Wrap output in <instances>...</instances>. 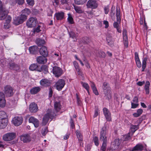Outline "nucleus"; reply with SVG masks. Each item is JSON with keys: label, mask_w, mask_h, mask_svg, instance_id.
Returning <instances> with one entry per match:
<instances>
[{"label": "nucleus", "mask_w": 151, "mask_h": 151, "mask_svg": "<svg viewBox=\"0 0 151 151\" xmlns=\"http://www.w3.org/2000/svg\"><path fill=\"white\" fill-rule=\"evenodd\" d=\"M55 115V114L54 111L51 109H48L47 111V113L43 118L42 122V125H46L47 123L49 118L51 119H52Z\"/></svg>", "instance_id": "1"}, {"label": "nucleus", "mask_w": 151, "mask_h": 151, "mask_svg": "<svg viewBox=\"0 0 151 151\" xmlns=\"http://www.w3.org/2000/svg\"><path fill=\"white\" fill-rule=\"evenodd\" d=\"M104 92L105 96L109 100L111 97V88L109 87V83L106 82H104L102 86Z\"/></svg>", "instance_id": "2"}, {"label": "nucleus", "mask_w": 151, "mask_h": 151, "mask_svg": "<svg viewBox=\"0 0 151 151\" xmlns=\"http://www.w3.org/2000/svg\"><path fill=\"white\" fill-rule=\"evenodd\" d=\"M116 22H115L113 24L114 27L116 28L117 31L121 33L122 30L120 29L119 24L121 22V18L120 17V10L117 9H116Z\"/></svg>", "instance_id": "3"}, {"label": "nucleus", "mask_w": 151, "mask_h": 151, "mask_svg": "<svg viewBox=\"0 0 151 151\" xmlns=\"http://www.w3.org/2000/svg\"><path fill=\"white\" fill-rule=\"evenodd\" d=\"M13 89L9 85H6L4 88V94L6 97H10L14 94Z\"/></svg>", "instance_id": "4"}, {"label": "nucleus", "mask_w": 151, "mask_h": 151, "mask_svg": "<svg viewBox=\"0 0 151 151\" xmlns=\"http://www.w3.org/2000/svg\"><path fill=\"white\" fill-rule=\"evenodd\" d=\"M107 132V127L106 126L103 127L100 133V140L103 142H107V138L106 134Z\"/></svg>", "instance_id": "5"}, {"label": "nucleus", "mask_w": 151, "mask_h": 151, "mask_svg": "<svg viewBox=\"0 0 151 151\" xmlns=\"http://www.w3.org/2000/svg\"><path fill=\"white\" fill-rule=\"evenodd\" d=\"M37 23V21L36 18L31 17L27 21V26L29 27H33L36 26Z\"/></svg>", "instance_id": "6"}, {"label": "nucleus", "mask_w": 151, "mask_h": 151, "mask_svg": "<svg viewBox=\"0 0 151 151\" xmlns=\"http://www.w3.org/2000/svg\"><path fill=\"white\" fill-rule=\"evenodd\" d=\"M15 136L16 134L14 133H8L3 136V139L6 141H10L13 139L15 138Z\"/></svg>", "instance_id": "7"}, {"label": "nucleus", "mask_w": 151, "mask_h": 151, "mask_svg": "<svg viewBox=\"0 0 151 151\" xmlns=\"http://www.w3.org/2000/svg\"><path fill=\"white\" fill-rule=\"evenodd\" d=\"M121 142V140L119 139H115L111 143L110 149L112 151L117 149L119 147Z\"/></svg>", "instance_id": "8"}, {"label": "nucleus", "mask_w": 151, "mask_h": 151, "mask_svg": "<svg viewBox=\"0 0 151 151\" xmlns=\"http://www.w3.org/2000/svg\"><path fill=\"white\" fill-rule=\"evenodd\" d=\"M52 72L56 77H58L60 76L63 73V70L60 68L54 66L53 68Z\"/></svg>", "instance_id": "9"}, {"label": "nucleus", "mask_w": 151, "mask_h": 151, "mask_svg": "<svg viewBox=\"0 0 151 151\" xmlns=\"http://www.w3.org/2000/svg\"><path fill=\"white\" fill-rule=\"evenodd\" d=\"M65 84V81L63 79H60L56 82L55 86L57 90L60 91L63 88Z\"/></svg>", "instance_id": "10"}, {"label": "nucleus", "mask_w": 151, "mask_h": 151, "mask_svg": "<svg viewBox=\"0 0 151 151\" xmlns=\"http://www.w3.org/2000/svg\"><path fill=\"white\" fill-rule=\"evenodd\" d=\"M23 121V119L22 116H16L13 118L12 122L15 126H19L21 125Z\"/></svg>", "instance_id": "11"}, {"label": "nucleus", "mask_w": 151, "mask_h": 151, "mask_svg": "<svg viewBox=\"0 0 151 151\" xmlns=\"http://www.w3.org/2000/svg\"><path fill=\"white\" fill-rule=\"evenodd\" d=\"M87 8L95 9L97 8L98 4L96 0H89L86 4Z\"/></svg>", "instance_id": "12"}, {"label": "nucleus", "mask_w": 151, "mask_h": 151, "mask_svg": "<svg viewBox=\"0 0 151 151\" xmlns=\"http://www.w3.org/2000/svg\"><path fill=\"white\" fill-rule=\"evenodd\" d=\"M29 109L31 113H35L38 110V107L37 104L32 102L30 104Z\"/></svg>", "instance_id": "13"}, {"label": "nucleus", "mask_w": 151, "mask_h": 151, "mask_svg": "<svg viewBox=\"0 0 151 151\" xmlns=\"http://www.w3.org/2000/svg\"><path fill=\"white\" fill-rule=\"evenodd\" d=\"M103 111L104 115L106 120L108 121H111V113L108 109L106 108H104L103 109Z\"/></svg>", "instance_id": "14"}, {"label": "nucleus", "mask_w": 151, "mask_h": 151, "mask_svg": "<svg viewBox=\"0 0 151 151\" xmlns=\"http://www.w3.org/2000/svg\"><path fill=\"white\" fill-rule=\"evenodd\" d=\"M123 39V43L125 47L127 48L128 45V37L127 35V31L124 30L122 32Z\"/></svg>", "instance_id": "15"}, {"label": "nucleus", "mask_w": 151, "mask_h": 151, "mask_svg": "<svg viewBox=\"0 0 151 151\" xmlns=\"http://www.w3.org/2000/svg\"><path fill=\"white\" fill-rule=\"evenodd\" d=\"M6 103L4 94L2 92H0V106L1 107H4L6 105Z\"/></svg>", "instance_id": "16"}, {"label": "nucleus", "mask_w": 151, "mask_h": 151, "mask_svg": "<svg viewBox=\"0 0 151 151\" xmlns=\"http://www.w3.org/2000/svg\"><path fill=\"white\" fill-rule=\"evenodd\" d=\"M8 12V11L6 8L0 10V20L5 19Z\"/></svg>", "instance_id": "17"}, {"label": "nucleus", "mask_w": 151, "mask_h": 151, "mask_svg": "<svg viewBox=\"0 0 151 151\" xmlns=\"http://www.w3.org/2000/svg\"><path fill=\"white\" fill-rule=\"evenodd\" d=\"M29 121V122L33 123L35 127L36 128L38 127L40 123L39 120L33 116L30 117Z\"/></svg>", "instance_id": "18"}, {"label": "nucleus", "mask_w": 151, "mask_h": 151, "mask_svg": "<svg viewBox=\"0 0 151 151\" xmlns=\"http://www.w3.org/2000/svg\"><path fill=\"white\" fill-rule=\"evenodd\" d=\"M40 53L43 56L47 57L48 52L47 47L45 46L42 47L40 49Z\"/></svg>", "instance_id": "19"}, {"label": "nucleus", "mask_w": 151, "mask_h": 151, "mask_svg": "<svg viewBox=\"0 0 151 151\" xmlns=\"http://www.w3.org/2000/svg\"><path fill=\"white\" fill-rule=\"evenodd\" d=\"M46 57L40 56L37 58V61L39 64H43L46 63L47 59Z\"/></svg>", "instance_id": "20"}, {"label": "nucleus", "mask_w": 151, "mask_h": 151, "mask_svg": "<svg viewBox=\"0 0 151 151\" xmlns=\"http://www.w3.org/2000/svg\"><path fill=\"white\" fill-rule=\"evenodd\" d=\"M9 65V68L11 70H15L16 71H18L20 70V66L16 64L13 63H10Z\"/></svg>", "instance_id": "21"}, {"label": "nucleus", "mask_w": 151, "mask_h": 151, "mask_svg": "<svg viewBox=\"0 0 151 151\" xmlns=\"http://www.w3.org/2000/svg\"><path fill=\"white\" fill-rule=\"evenodd\" d=\"M20 139L22 141H23L24 143L29 142L31 140V138L27 134L21 136Z\"/></svg>", "instance_id": "22"}, {"label": "nucleus", "mask_w": 151, "mask_h": 151, "mask_svg": "<svg viewBox=\"0 0 151 151\" xmlns=\"http://www.w3.org/2000/svg\"><path fill=\"white\" fill-rule=\"evenodd\" d=\"M40 85L44 86H50L51 83L50 81L46 79H42L40 82Z\"/></svg>", "instance_id": "23"}, {"label": "nucleus", "mask_w": 151, "mask_h": 151, "mask_svg": "<svg viewBox=\"0 0 151 151\" xmlns=\"http://www.w3.org/2000/svg\"><path fill=\"white\" fill-rule=\"evenodd\" d=\"M40 67V66L37 64H32L30 65L29 68L31 70H37L39 72L40 71V69H39Z\"/></svg>", "instance_id": "24"}, {"label": "nucleus", "mask_w": 151, "mask_h": 151, "mask_svg": "<svg viewBox=\"0 0 151 151\" xmlns=\"http://www.w3.org/2000/svg\"><path fill=\"white\" fill-rule=\"evenodd\" d=\"M29 50L30 53L35 54L38 52V48L37 46H33L30 47Z\"/></svg>", "instance_id": "25"}, {"label": "nucleus", "mask_w": 151, "mask_h": 151, "mask_svg": "<svg viewBox=\"0 0 151 151\" xmlns=\"http://www.w3.org/2000/svg\"><path fill=\"white\" fill-rule=\"evenodd\" d=\"M64 13L63 12L56 13L55 15V17L57 20H61L64 18Z\"/></svg>", "instance_id": "26"}, {"label": "nucleus", "mask_w": 151, "mask_h": 151, "mask_svg": "<svg viewBox=\"0 0 151 151\" xmlns=\"http://www.w3.org/2000/svg\"><path fill=\"white\" fill-rule=\"evenodd\" d=\"M150 83L149 81H147L144 86V89L145 91L146 94H148L150 93L149 87Z\"/></svg>", "instance_id": "27"}, {"label": "nucleus", "mask_w": 151, "mask_h": 151, "mask_svg": "<svg viewBox=\"0 0 151 151\" xmlns=\"http://www.w3.org/2000/svg\"><path fill=\"white\" fill-rule=\"evenodd\" d=\"M7 119H0V128H4L7 125Z\"/></svg>", "instance_id": "28"}, {"label": "nucleus", "mask_w": 151, "mask_h": 151, "mask_svg": "<svg viewBox=\"0 0 151 151\" xmlns=\"http://www.w3.org/2000/svg\"><path fill=\"white\" fill-rule=\"evenodd\" d=\"M54 109L57 111H59L61 109V105L59 102L55 101L54 103Z\"/></svg>", "instance_id": "29"}, {"label": "nucleus", "mask_w": 151, "mask_h": 151, "mask_svg": "<svg viewBox=\"0 0 151 151\" xmlns=\"http://www.w3.org/2000/svg\"><path fill=\"white\" fill-rule=\"evenodd\" d=\"M45 41L43 39H37L36 41V43L38 46H41L45 43Z\"/></svg>", "instance_id": "30"}, {"label": "nucleus", "mask_w": 151, "mask_h": 151, "mask_svg": "<svg viewBox=\"0 0 151 151\" xmlns=\"http://www.w3.org/2000/svg\"><path fill=\"white\" fill-rule=\"evenodd\" d=\"M142 150V145L138 144L135 147L130 149V151H141Z\"/></svg>", "instance_id": "31"}, {"label": "nucleus", "mask_w": 151, "mask_h": 151, "mask_svg": "<svg viewBox=\"0 0 151 151\" xmlns=\"http://www.w3.org/2000/svg\"><path fill=\"white\" fill-rule=\"evenodd\" d=\"M40 90V88L38 87H34L30 90V92L31 94H35L37 93Z\"/></svg>", "instance_id": "32"}, {"label": "nucleus", "mask_w": 151, "mask_h": 151, "mask_svg": "<svg viewBox=\"0 0 151 151\" xmlns=\"http://www.w3.org/2000/svg\"><path fill=\"white\" fill-rule=\"evenodd\" d=\"M91 42V39L86 37H83L81 40V42L84 44H88Z\"/></svg>", "instance_id": "33"}, {"label": "nucleus", "mask_w": 151, "mask_h": 151, "mask_svg": "<svg viewBox=\"0 0 151 151\" xmlns=\"http://www.w3.org/2000/svg\"><path fill=\"white\" fill-rule=\"evenodd\" d=\"M39 69H40V71L39 72L42 71L45 74H46L48 72L47 67L46 65H42L41 67L40 66Z\"/></svg>", "instance_id": "34"}, {"label": "nucleus", "mask_w": 151, "mask_h": 151, "mask_svg": "<svg viewBox=\"0 0 151 151\" xmlns=\"http://www.w3.org/2000/svg\"><path fill=\"white\" fill-rule=\"evenodd\" d=\"M22 23V21L20 20L19 17H15L13 23L16 25H18Z\"/></svg>", "instance_id": "35"}, {"label": "nucleus", "mask_w": 151, "mask_h": 151, "mask_svg": "<svg viewBox=\"0 0 151 151\" xmlns=\"http://www.w3.org/2000/svg\"><path fill=\"white\" fill-rule=\"evenodd\" d=\"M7 116L6 113L4 111H0V119H7L6 118Z\"/></svg>", "instance_id": "36"}, {"label": "nucleus", "mask_w": 151, "mask_h": 151, "mask_svg": "<svg viewBox=\"0 0 151 151\" xmlns=\"http://www.w3.org/2000/svg\"><path fill=\"white\" fill-rule=\"evenodd\" d=\"M31 13V11L28 9H25L22 11V14L24 15L27 16L29 15Z\"/></svg>", "instance_id": "37"}, {"label": "nucleus", "mask_w": 151, "mask_h": 151, "mask_svg": "<svg viewBox=\"0 0 151 151\" xmlns=\"http://www.w3.org/2000/svg\"><path fill=\"white\" fill-rule=\"evenodd\" d=\"M96 55L98 57L101 58H104L106 56L105 53L101 50L98 51V53L96 54Z\"/></svg>", "instance_id": "38"}, {"label": "nucleus", "mask_w": 151, "mask_h": 151, "mask_svg": "<svg viewBox=\"0 0 151 151\" xmlns=\"http://www.w3.org/2000/svg\"><path fill=\"white\" fill-rule=\"evenodd\" d=\"M109 37L106 38V40L109 45L111 46L113 45L114 40L112 38H109Z\"/></svg>", "instance_id": "39"}, {"label": "nucleus", "mask_w": 151, "mask_h": 151, "mask_svg": "<svg viewBox=\"0 0 151 151\" xmlns=\"http://www.w3.org/2000/svg\"><path fill=\"white\" fill-rule=\"evenodd\" d=\"M131 133L129 132L127 135H124L123 137V140L124 141H127L130 140L131 138V136L130 134Z\"/></svg>", "instance_id": "40"}, {"label": "nucleus", "mask_w": 151, "mask_h": 151, "mask_svg": "<svg viewBox=\"0 0 151 151\" xmlns=\"http://www.w3.org/2000/svg\"><path fill=\"white\" fill-rule=\"evenodd\" d=\"M81 83L82 84L83 87L88 92V94H89V86L88 85L87 83H83V82H81Z\"/></svg>", "instance_id": "41"}, {"label": "nucleus", "mask_w": 151, "mask_h": 151, "mask_svg": "<svg viewBox=\"0 0 151 151\" xmlns=\"http://www.w3.org/2000/svg\"><path fill=\"white\" fill-rule=\"evenodd\" d=\"M142 114V109H139L137 110L136 113H134L133 114V115L134 117H137L140 116Z\"/></svg>", "instance_id": "42"}, {"label": "nucleus", "mask_w": 151, "mask_h": 151, "mask_svg": "<svg viewBox=\"0 0 151 151\" xmlns=\"http://www.w3.org/2000/svg\"><path fill=\"white\" fill-rule=\"evenodd\" d=\"M139 126V125H131V129L132 133H134L138 129Z\"/></svg>", "instance_id": "43"}, {"label": "nucleus", "mask_w": 151, "mask_h": 151, "mask_svg": "<svg viewBox=\"0 0 151 151\" xmlns=\"http://www.w3.org/2000/svg\"><path fill=\"white\" fill-rule=\"evenodd\" d=\"M147 58H145L143 61L142 63V71H144L146 66V62Z\"/></svg>", "instance_id": "44"}, {"label": "nucleus", "mask_w": 151, "mask_h": 151, "mask_svg": "<svg viewBox=\"0 0 151 151\" xmlns=\"http://www.w3.org/2000/svg\"><path fill=\"white\" fill-rule=\"evenodd\" d=\"M68 22L70 24H72L73 23V19L72 17L70 14L68 13Z\"/></svg>", "instance_id": "45"}, {"label": "nucleus", "mask_w": 151, "mask_h": 151, "mask_svg": "<svg viewBox=\"0 0 151 151\" xmlns=\"http://www.w3.org/2000/svg\"><path fill=\"white\" fill-rule=\"evenodd\" d=\"M107 146V142H103L100 149V151H105Z\"/></svg>", "instance_id": "46"}, {"label": "nucleus", "mask_w": 151, "mask_h": 151, "mask_svg": "<svg viewBox=\"0 0 151 151\" xmlns=\"http://www.w3.org/2000/svg\"><path fill=\"white\" fill-rule=\"evenodd\" d=\"M87 0H74L75 3L77 4H81L85 3Z\"/></svg>", "instance_id": "47"}, {"label": "nucleus", "mask_w": 151, "mask_h": 151, "mask_svg": "<svg viewBox=\"0 0 151 151\" xmlns=\"http://www.w3.org/2000/svg\"><path fill=\"white\" fill-rule=\"evenodd\" d=\"M19 17L20 18V20L22 21L23 23L27 19L26 16L22 14H21L20 16Z\"/></svg>", "instance_id": "48"}, {"label": "nucleus", "mask_w": 151, "mask_h": 151, "mask_svg": "<svg viewBox=\"0 0 151 151\" xmlns=\"http://www.w3.org/2000/svg\"><path fill=\"white\" fill-rule=\"evenodd\" d=\"M48 131L47 128V127H45L42 129L41 131V134L43 136H45Z\"/></svg>", "instance_id": "49"}, {"label": "nucleus", "mask_w": 151, "mask_h": 151, "mask_svg": "<svg viewBox=\"0 0 151 151\" xmlns=\"http://www.w3.org/2000/svg\"><path fill=\"white\" fill-rule=\"evenodd\" d=\"M69 35L70 37L75 39V40H74V41H76L77 40L76 37V35L74 32H70Z\"/></svg>", "instance_id": "50"}, {"label": "nucleus", "mask_w": 151, "mask_h": 151, "mask_svg": "<svg viewBox=\"0 0 151 151\" xmlns=\"http://www.w3.org/2000/svg\"><path fill=\"white\" fill-rule=\"evenodd\" d=\"M40 25H38V26L36 28H35L33 29V32L34 33H38L41 30L40 29Z\"/></svg>", "instance_id": "51"}, {"label": "nucleus", "mask_w": 151, "mask_h": 151, "mask_svg": "<svg viewBox=\"0 0 151 151\" xmlns=\"http://www.w3.org/2000/svg\"><path fill=\"white\" fill-rule=\"evenodd\" d=\"M93 140L95 145L98 146L99 145V140L98 137H95L93 138Z\"/></svg>", "instance_id": "52"}, {"label": "nucleus", "mask_w": 151, "mask_h": 151, "mask_svg": "<svg viewBox=\"0 0 151 151\" xmlns=\"http://www.w3.org/2000/svg\"><path fill=\"white\" fill-rule=\"evenodd\" d=\"M74 9L76 12L78 13H81L82 12V11L81 8L78 6H74Z\"/></svg>", "instance_id": "53"}, {"label": "nucleus", "mask_w": 151, "mask_h": 151, "mask_svg": "<svg viewBox=\"0 0 151 151\" xmlns=\"http://www.w3.org/2000/svg\"><path fill=\"white\" fill-rule=\"evenodd\" d=\"M11 17L9 16H7V15L5 19H6V23H9L11 20Z\"/></svg>", "instance_id": "54"}, {"label": "nucleus", "mask_w": 151, "mask_h": 151, "mask_svg": "<svg viewBox=\"0 0 151 151\" xmlns=\"http://www.w3.org/2000/svg\"><path fill=\"white\" fill-rule=\"evenodd\" d=\"M27 4L33 6L34 4V1L33 0H26Z\"/></svg>", "instance_id": "55"}, {"label": "nucleus", "mask_w": 151, "mask_h": 151, "mask_svg": "<svg viewBox=\"0 0 151 151\" xmlns=\"http://www.w3.org/2000/svg\"><path fill=\"white\" fill-rule=\"evenodd\" d=\"M24 0H15L16 3L19 5H22L24 4Z\"/></svg>", "instance_id": "56"}, {"label": "nucleus", "mask_w": 151, "mask_h": 151, "mask_svg": "<svg viewBox=\"0 0 151 151\" xmlns=\"http://www.w3.org/2000/svg\"><path fill=\"white\" fill-rule=\"evenodd\" d=\"M131 105V108L134 109L137 107L138 106L139 104L137 103L132 102Z\"/></svg>", "instance_id": "57"}, {"label": "nucleus", "mask_w": 151, "mask_h": 151, "mask_svg": "<svg viewBox=\"0 0 151 151\" xmlns=\"http://www.w3.org/2000/svg\"><path fill=\"white\" fill-rule=\"evenodd\" d=\"M70 126L72 129H73L75 127V125L74 122L72 119H71L70 120Z\"/></svg>", "instance_id": "58"}, {"label": "nucleus", "mask_w": 151, "mask_h": 151, "mask_svg": "<svg viewBox=\"0 0 151 151\" xmlns=\"http://www.w3.org/2000/svg\"><path fill=\"white\" fill-rule=\"evenodd\" d=\"M53 12V11L50 9H48L47 10V15L49 16H52Z\"/></svg>", "instance_id": "59"}, {"label": "nucleus", "mask_w": 151, "mask_h": 151, "mask_svg": "<svg viewBox=\"0 0 151 151\" xmlns=\"http://www.w3.org/2000/svg\"><path fill=\"white\" fill-rule=\"evenodd\" d=\"M73 63L76 69H78V68H79L78 64L76 61H74Z\"/></svg>", "instance_id": "60"}, {"label": "nucleus", "mask_w": 151, "mask_h": 151, "mask_svg": "<svg viewBox=\"0 0 151 151\" xmlns=\"http://www.w3.org/2000/svg\"><path fill=\"white\" fill-rule=\"evenodd\" d=\"M91 87L92 88L93 91L97 89L94 83L93 82L91 83Z\"/></svg>", "instance_id": "61"}, {"label": "nucleus", "mask_w": 151, "mask_h": 151, "mask_svg": "<svg viewBox=\"0 0 151 151\" xmlns=\"http://www.w3.org/2000/svg\"><path fill=\"white\" fill-rule=\"evenodd\" d=\"M136 64H137V66L138 68H140L141 66V65L140 61L139 60H136Z\"/></svg>", "instance_id": "62"}, {"label": "nucleus", "mask_w": 151, "mask_h": 151, "mask_svg": "<svg viewBox=\"0 0 151 151\" xmlns=\"http://www.w3.org/2000/svg\"><path fill=\"white\" fill-rule=\"evenodd\" d=\"M49 97H51L52 96V91L51 87L49 88Z\"/></svg>", "instance_id": "63"}, {"label": "nucleus", "mask_w": 151, "mask_h": 151, "mask_svg": "<svg viewBox=\"0 0 151 151\" xmlns=\"http://www.w3.org/2000/svg\"><path fill=\"white\" fill-rule=\"evenodd\" d=\"M104 11L105 13L106 14H108L109 12V11L108 6H107L106 7H105V8H104Z\"/></svg>", "instance_id": "64"}]
</instances>
